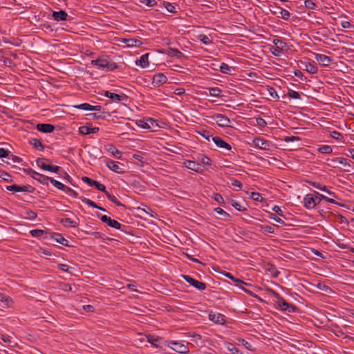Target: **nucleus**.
Listing matches in <instances>:
<instances>
[{"label": "nucleus", "mask_w": 354, "mask_h": 354, "mask_svg": "<svg viewBox=\"0 0 354 354\" xmlns=\"http://www.w3.org/2000/svg\"><path fill=\"white\" fill-rule=\"evenodd\" d=\"M100 219L103 223H106L111 227L118 230L121 228L122 225L119 222H118L115 220L111 219L109 216H107L106 215L102 216Z\"/></svg>", "instance_id": "13"}, {"label": "nucleus", "mask_w": 354, "mask_h": 354, "mask_svg": "<svg viewBox=\"0 0 354 354\" xmlns=\"http://www.w3.org/2000/svg\"><path fill=\"white\" fill-rule=\"evenodd\" d=\"M82 181L87 183L89 186H95V187L101 192H106V187L100 183L94 180L87 176H83L82 178Z\"/></svg>", "instance_id": "9"}, {"label": "nucleus", "mask_w": 354, "mask_h": 354, "mask_svg": "<svg viewBox=\"0 0 354 354\" xmlns=\"http://www.w3.org/2000/svg\"><path fill=\"white\" fill-rule=\"evenodd\" d=\"M232 205L237 210L239 211H243V210H245V208H243L242 205H240L239 203L234 201H232Z\"/></svg>", "instance_id": "63"}, {"label": "nucleus", "mask_w": 354, "mask_h": 354, "mask_svg": "<svg viewBox=\"0 0 354 354\" xmlns=\"http://www.w3.org/2000/svg\"><path fill=\"white\" fill-rule=\"evenodd\" d=\"M268 91L270 96H272L273 98H279V95H277V93L274 88L270 87L268 88Z\"/></svg>", "instance_id": "64"}, {"label": "nucleus", "mask_w": 354, "mask_h": 354, "mask_svg": "<svg viewBox=\"0 0 354 354\" xmlns=\"http://www.w3.org/2000/svg\"><path fill=\"white\" fill-rule=\"evenodd\" d=\"M91 64L109 71H114L118 68V65L115 62H111L108 59L102 58L92 60Z\"/></svg>", "instance_id": "2"}, {"label": "nucleus", "mask_w": 354, "mask_h": 354, "mask_svg": "<svg viewBox=\"0 0 354 354\" xmlns=\"http://www.w3.org/2000/svg\"><path fill=\"white\" fill-rule=\"evenodd\" d=\"M332 161L334 162H338L343 165H346V159L344 158H335L333 159Z\"/></svg>", "instance_id": "61"}, {"label": "nucleus", "mask_w": 354, "mask_h": 354, "mask_svg": "<svg viewBox=\"0 0 354 354\" xmlns=\"http://www.w3.org/2000/svg\"><path fill=\"white\" fill-rule=\"evenodd\" d=\"M318 151L320 153L328 154L332 153L333 149L329 145H322L318 148Z\"/></svg>", "instance_id": "40"}, {"label": "nucleus", "mask_w": 354, "mask_h": 354, "mask_svg": "<svg viewBox=\"0 0 354 354\" xmlns=\"http://www.w3.org/2000/svg\"><path fill=\"white\" fill-rule=\"evenodd\" d=\"M142 3L149 7H153L157 4L156 0H142Z\"/></svg>", "instance_id": "57"}, {"label": "nucleus", "mask_w": 354, "mask_h": 354, "mask_svg": "<svg viewBox=\"0 0 354 354\" xmlns=\"http://www.w3.org/2000/svg\"><path fill=\"white\" fill-rule=\"evenodd\" d=\"M151 119L149 118V120H147V121H143V120H138L137 122V124L142 127V129H150L151 128V126L149 125V124L148 123V121L149 122H151Z\"/></svg>", "instance_id": "48"}, {"label": "nucleus", "mask_w": 354, "mask_h": 354, "mask_svg": "<svg viewBox=\"0 0 354 354\" xmlns=\"http://www.w3.org/2000/svg\"><path fill=\"white\" fill-rule=\"evenodd\" d=\"M0 301L3 304V307H10L12 303L10 297L2 293H0Z\"/></svg>", "instance_id": "29"}, {"label": "nucleus", "mask_w": 354, "mask_h": 354, "mask_svg": "<svg viewBox=\"0 0 354 354\" xmlns=\"http://www.w3.org/2000/svg\"><path fill=\"white\" fill-rule=\"evenodd\" d=\"M122 42L129 47H140L142 44V42L140 40L132 38L123 39Z\"/></svg>", "instance_id": "21"}, {"label": "nucleus", "mask_w": 354, "mask_h": 354, "mask_svg": "<svg viewBox=\"0 0 354 354\" xmlns=\"http://www.w3.org/2000/svg\"><path fill=\"white\" fill-rule=\"evenodd\" d=\"M75 109L86 110V111H91L92 105L88 103H83L79 105L73 106Z\"/></svg>", "instance_id": "46"}, {"label": "nucleus", "mask_w": 354, "mask_h": 354, "mask_svg": "<svg viewBox=\"0 0 354 354\" xmlns=\"http://www.w3.org/2000/svg\"><path fill=\"white\" fill-rule=\"evenodd\" d=\"M106 166L113 171L118 174L124 173V168L122 164L117 162L113 160H109L106 162Z\"/></svg>", "instance_id": "10"}, {"label": "nucleus", "mask_w": 354, "mask_h": 354, "mask_svg": "<svg viewBox=\"0 0 354 354\" xmlns=\"http://www.w3.org/2000/svg\"><path fill=\"white\" fill-rule=\"evenodd\" d=\"M104 193L106 194V197H107V198H109L111 202H113L115 205H117V206H122V205H122V203H121L118 200V198H117L115 196H113V195H112V194H109L106 190V192H104Z\"/></svg>", "instance_id": "36"}, {"label": "nucleus", "mask_w": 354, "mask_h": 354, "mask_svg": "<svg viewBox=\"0 0 354 354\" xmlns=\"http://www.w3.org/2000/svg\"><path fill=\"white\" fill-rule=\"evenodd\" d=\"M209 94L214 97H220L221 95L222 91L218 87L209 88Z\"/></svg>", "instance_id": "39"}, {"label": "nucleus", "mask_w": 354, "mask_h": 354, "mask_svg": "<svg viewBox=\"0 0 354 354\" xmlns=\"http://www.w3.org/2000/svg\"><path fill=\"white\" fill-rule=\"evenodd\" d=\"M61 289L65 292H67V291H70V292H76V287L74 286V287H72L70 284L68 283H62L61 284Z\"/></svg>", "instance_id": "42"}, {"label": "nucleus", "mask_w": 354, "mask_h": 354, "mask_svg": "<svg viewBox=\"0 0 354 354\" xmlns=\"http://www.w3.org/2000/svg\"><path fill=\"white\" fill-rule=\"evenodd\" d=\"M80 198L82 202L85 203L90 207H92L93 208H100L99 205H97L95 203H94L93 201H91L88 198H86L84 197H80Z\"/></svg>", "instance_id": "44"}, {"label": "nucleus", "mask_w": 354, "mask_h": 354, "mask_svg": "<svg viewBox=\"0 0 354 354\" xmlns=\"http://www.w3.org/2000/svg\"><path fill=\"white\" fill-rule=\"evenodd\" d=\"M149 53L142 55L139 59L136 62V65L140 66L142 68H146L149 66Z\"/></svg>", "instance_id": "24"}, {"label": "nucleus", "mask_w": 354, "mask_h": 354, "mask_svg": "<svg viewBox=\"0 0 354 354\" xmlns=\"http://www.w3.org/2000/svg\"><path fill=\"white\" fill-rule=\"evenodd\" d=\"M26 171L28 175L43 185H48L49 179H50V177L41 174L32 169H28Z\"/></svg>", "instance_id": "4"}, {"label": "nucleus", "mask_w": 354, "mask_h": 354, "mask_svg": "<svg viewBox=\"0 0 354 354\" xmlns=\"http://www.w3.org/2000/svg\"><path fill=\"white\" fill-rule=\"evenodd\" d=\"M37 129L43 133H51L54 131L55 127L50 124H38Z\"/></svg>", "instance_id": "17"}, {"label": "nucleus", "mask_w": 354, "mask_h": 354, "mask_svg": "<svg viewBox=\"0 0 354 354\" xmlns=\"http://www.w3.org/2000/svg\"><path fill=\"white\" fill-rule=\"evenodd\" d=\"M50 237L53 239L56 242L64 245H68V241L66 239L62 234L59 233H53L50 234Z\"/></svg>", "instance_id": "20"}, {"label": "nucleus", "mask_w": 354, "mask_h": 354, "mask_svg": "<svg viewBox=\"0 0 354 354\" xmlns=\"http://www.w3.org/2000/svg\"><path fill=\"white\" fill-rule=\"evenodd\" d=\"M232 68L225 63H222L220 66V71L223 73L230 74Z\"/></svg>", "instance_id": "45"}, {"label": "nucleus", "mask_w": 354, "mask_h": 354, "mask_svg": "<svg viewBox=\"0 0 354 354\" xmlns=\"http://www.w3.org/2000/svg\"><path fill=\"white\" fill-rule=\"evenodd\" d=\"M314 58L322 66H328L333 62V60L330 57L323 54L314 53Z\"/></svg>", "instance_id": "7"}, {"label": "nucleus", "mask_w": 354, "mask_h": 354, "mask_svg": "<svg viewBox=\"0 0 354 354\" xmlns=\"http://www.w3.org/2000/svg\"><path fill=\"white\" fill-rule=\"evenodd\" d=\"M213 118L218 126L222 127H230L231 121L227 116L222 114H216Z\"/></svg>", "instance_id": "8"}, {"label": "nucleus", "mask_w": 354, "mask_h": 354, "mask_svg": "<svg viewBox=\"0 0 354 354\" xmlns=\"http://www.w3.org/2000/svg\"><path fill=\"white\" fill-rule=\"evenodd\" d=\"M53 17L55 21H66L67 19L68 14L64 10L54 11L53 12Z\"/></svg>", "instance_id": "19"}, {"label": "nucleus", "mask_w": 354, "mask_h": 354, "mask_svg": "<svg viewBox=\"0 0 354 354\" xmlns=\"http://www.w3.org/2000/svg\"><path fill=\"white\" fill-rule=\"evenodd\" d=\"M186 335L188 337H192V341L196 344L201 340V335L195 332H189Z\"/></svg>", "instance_id": "35"}, {"label": "nucleus", "mask_w": 354, "mask_h": 354, "mask_svg": "<svg viewBox=\"0 0 354 354\" xmlns=\"http://www.w3.org/2000/svg\"><path fill=\"white\" fill-rule=\"evenodd\" d=\"M272 42L274 44L275 47L280 49L281 50H283L287 46V44L286 42H284L283 40L278 39V38L274 39Z\"/></svg>", "instance_id": "32"}, {"label": "nucleus", "mask_w": 354, "mask_h": 354, "mask_svg": "<svg viewBox=\"0 0 354 354\" xmlns=\"http://www.w3.org/2000/svg\"><path fill=\"white\" fill-rule=\"evenodd\" d=\"M212 140L218 147L224 148L229 151L232 149L231 145L218 136L212 137Z\"/></svg>", "instance_id": "14"}, {"label": "nucleus", "mask_w": 354, "mask_h": 354, "mask_svg": "<svg viewBox=\"0 0 354 354\" xmlns=\"http://www.w3.org/2000/svg\"><path fill=\"white\" fill-rule=\"evenodd\" d=\"M168 55L169 56L176 57L178 58H180L181 57L183 56V54L180 50L176 48H169L168 51Z\"/></svg>", "instance_id": "37"}, {"label": "nucleus", "mask_w": 354, "mask_h": 354, "mask_svg": "<svg viewBox=\"0 0 354 354\" xmlns=\"http://www.w3.org/2000/svg\"><path fill=\"white\" fill-rule=\"evenodd\" d=\"M0 339L8 346H13L15 344L12 337L8 335L0 334Z\"/></svg>", "instance_id": "28"}, {"label": "nucleus", "mask_w": 354, "mask_h": 354, "mask_svg": "<svg viewBox=\"0 0 354 354\" xmlns=\"http://www.w3.org/2000/svg\"><path fill=\"white\" fill-rule=\"evenodd\" d=\"M263 232L266 233H274V228L270 225H263L261 227Z\"/></svg>", "instance_id": "60"}, {"label": "nucleus", "mask_w": 354, "mask_h": 354, "mask_svg": "<svg viewBox=\"0 0 354 354\" xmlns=\"http://www.w3.org/2000/svg\"><path fill=\"white\" fill-rule=\"evenodd\" d=\"M167 81V77L161 73H157L153 75L152 84L154 86H160L165 84Z\"/></svg>", "instance_id": "12"}, {"label": "nucleus", "mask_w": 354, "mask_h": 354, "mask_svg": "<svg viewBox=\"0 0 354 354\" xmlns=\"http://www.w3.org/2000/svg\"><path fill=\"white\" fill-rule=\"evenodd\" d=\"M306 8L308 9H314L316 4L312 0H306L304 2Z\"/></svg>", "instance_id": "58"}, {"label": "nucleus", "mask_w": 354, "mask_h": 354, "mask_svg": "<svg viewBox=\"0 0 354 354\" xmlns=\"http://www.w3.org/2000/svg\"><path fill=\"white\" fill-rule=\"evenodd\" d=\"M276 304L278 306V308L281 310L288 311L289 313H294L297 311V308L295 305L288 303L279 294H276Z\"/></svg>", "instance_id": "3"}, {"label": "nucleus", "mask_w": 354, "mask_h": 354, "mask_svg": "<svg viewBox=\"0 0 354 354\" xmlns=\"http://www.w3.org/2000/svg\"><path fill=\"white\" fill-rule=\"evenodd\" d=\"M316 194H308L306 195L304 198V206L307 209H313L317 204H319L322 199L326 201L328 203L335 204V201L333 198H328L322 194L315 192Z\"/></svg>", "instance_id": "1"}, {"label": "nucleus", "mask_w": 354, "mask_h": 354, "mask_svg": "<svg viewBox=\"0 0 354 354\" xmlns=\"http://www.w3.org/2000/svg\"><path fill=\"white\" fill-rule=\"evenodd\" d=\"M49 181L58 189L63 191L65 189L66 185L62 184L58 180H56L52 178L49 179Z\"/></svg>", "instance_id": "38"}, {"label": "nucleus", "mask_w": 354, "mask_h": 354, "mask_svg": "<svg viewBox=\"0 0 354 354\" xmlns=\"http://www.w3.org/2000/svg\"><path fill=\"white\" fill-rule=\"evenodd\" d=\"M253 144L256 147L263 150H268L270 147L269 141L261 138H255Z\"/></svg>", "instance_id": "11"}, {"label": "nucleus", "mask_w": 354, "mask_h": 354, "mask_svg": "<svg viewBox=\"0 0 354 354\" xmlns=\"http://www.w3.org/2000/svg\"><path fill=\"white\" fill-rule=\"evenodd\" d=\"M196 132L208 141L210 140V138L212 139V134L206 129H201L198 130Z\"/></svg>", "instance_id": "34"}, {"label": "nucleus", "mask_w": 354, "mask_h": 354, "mask_svg": "<svg viewBox=\"0 0 354 354\" xmlns=\"http://www.w3.org/2000/svg\"><path fill=\"white\" fill-rule=\"evenodd\" d=\"M199 160L203 165H210L212 164L211 159L204 155H202L201 158H199Z\"/></svg>", "instance_id": "51"}, {"label": "nucleus", "mask_w": 354, "mask_h": 354, "mask_svg": "<svg viewBox=\"0 0 354 354\" xmlns=\"http://www.w3.org/2000/svg\"><path fill=\"white\" fill-rule=\"evenodd\" d=\"M209 319L211 321L220 324H223L225 322L224 315L221 313H214L211 312L209 314Z\"/></svg>", "instance_id": "15"}, {"label": "nucleus", "mask_w": 354, "mask_h": 354, "mask_svg": "<svg viewBox=\"0 0 354 354\" xmlns=\"http://www.w3.org/2000/svg\"><path fill=\"white\" fill-rule=\"evenodd\" d=\"M80 198L82 202L85 203L90 207H92L93 208H100L99 205H97L95 203H94L93 201H91L88 198H86L84 197H80Z\"/></svg>", "instance_id": "43"}, {"label": "nucleus", "mask_w": 354, "mask_h": 354, "mask_svg": "<svg viewBox=\"0 0 354 354\" xmlns=\"http://www.w3.org/2000/svg\"><path fill=\"white\" fill-rule=\"evenodd\" d=\"M0 178H1L3 180L6 182L12 181V176L8 173L4 171H0Z\"/></svg>", "instance_id": "49"}, {"label": "nucleus", "mask_w": 354, "mask_h": 354, "mask_svg": "<svg viewBox=\"0 0 354 354\" xmlns=\"http://www.w3.org/2000/svg\"><path fill=\"white\" fill-rule=\"evenodd\" d=\"M30 145H32L36 149L39 151H43L45 148V146L43 143L37 138H31L29 140Z\"/></svg>", "instance_id": "27"}, {"label": "nucleus", "mask_w": 354, "mask_h": 354, "mask_svg": "<svg viewBox=\"0 0 354 354\" xmlns=\"http://www.w3.org/2000/svg\"><path fill=\"white\" fill-rule=\"evenodd\" d=\"M198 38L204 44L209 45L212 43L209 37L204 34L199 35Z\"/></svg>", "instance_id": "41"}, {"label": "nucleus", "mask_w": 354, "mask_h": 354, "mask_svg": "<svg viewBox=\"0 0 354 354\" xmlns=\"http://www.w3.org/2000/svg\"><path fill=\"white\" fill-rule=\"evenodd\" d=\"M30 234L34 237H40L44 234H47V233L45 232L44 230L37 229L31 230Z\"/></svg>", "instance_id": "50"}, {"label": "nucleus", "mask_w": 354, "mask_h": 354, "mask_svg": "<svg viewBox=\"0 0 354 354\" xmlns=\"http://www.w3.org/2000/svg\"><path fill=\"white\" fill-rule=\"evenodd\" d=\"M185 164L187 168L196 172H199L201 170V165L194 161L188 160Z\"/></svg>", "instance_id": "23"}, {"label": "nucleus", "mask_w": 354, "mask_h": 354, "mask_svg": "<svg viewBox=\"0 0 354 354\" xmlns=\"http://www.w3.org/2000/svg\"><path fill=\"white\" fill-rule=\"evenodd\" d=\"M330 136L331 138L335 140H341L343 138V136L339 132H337L336 131H332L330 133Z\"/></svg>", "instance_id": "55"}, {"label": "nucleus", "mask_w": 354, "mask_h": 354, "mask_svg": "<svg viewBox=\"0 0 354 354\" xmlns=\"http://www.w3.org/2000/svg\"><path fill=\"white\" fill-rule=\"evenodd\" d=\"M104 95L106 97H109L110 99H111L114 102L122 101L124 99V95H118V94H116V93H111V92H109L108 91H106L104 92Z\"/></svg>", "instance_id": "25"}, {"label": "nucleus", "mask_w": 354, "mask_h": 354, "mask_svg": "<svg viewBox=\"0 0 354 354\" xmlns=\"http://www.w3.org/2000/svg\"><path fill=\"white\" fill-rule=\"evenodd\" d=\"M288 95L294 99H300L301 97L300 94L297 91L293 90H291L288 92Z\"/></svg>", "instance_id": "59"}, {"label": "nucleus", "mask_w": 354, "mask_h": 354, "mask_svg": "<svg viewBox=\"0 0 354 354\" xmlns=\"http://www.w3.org/2000/svg\"><path fill=\"white\" fill-rule=\"evenodd\" d=\"M79 131L82 135H88L91 133H96L99 131V128L91 127L89 126H82L80 127Z\"/></svg>", "instance_id": "16"}, {"label": "nucleus", "mask_w": 354, "mask_h": 354, "mask_svg": "<svg viewBox=\"0 0 354 354\" xmlns=\"http://www.w3.org/2000/svg\"><path fill=\"white\" fill-rule=\"evenodd\" d=\"M63 192H65L66 194L71 196H73L74 198H77L78 196L77 193L75 190L67 186L65 187V189L63 190Z\"/></svg>", "instance_id": "52"}, {"label": "nucleus", "mask_w": 354, "mask_h": 354, "mask_svg": "<svg viewBox=\"0 0 354 354\" xmlns=\"http://www.w3.org/2000/svg\"><path fill=\"white\" fill-rule=\"evenodd\" d=\"M60 223L65 227H77L79 225L78 223L73 221L70 218H62L60 220Z\"/></svg>", "instance_id": "26"}, {"label": "nucleus", "mask_w": 354, "mask_h": 354, "mask_svg": "<svg viewBox=\"0 0 354 354\" xmlns=\"http://www.w3.org/2000/svg\"><path fill=\"white\" fill-rule=\"evenodd\" d=\"M147 339V341L150 342L151 344L157 346V343L159 342L158 337H153L151 335H148L146 337Z\"/></svg>", "instance_id": "54"}, {"label": "nucleus", "mask_w": 354, "mask_h": 354, "mask_svg": "<svg viewBox=\"0 0 354 354\" xmlns=\"http://www.w3.org/2000/svg\"><path fill=\"white\" fill-rule=\"evenodd\" d=\"M46 162H49V160L41 158H39L36 160V163L39 167L43 170L50 171L51 165L47 164Z\"/></svg>", "instance_id": "18"}, {"label": "nucleus", "mask_w": 354, "mask_h": 354, "mask_svg": "<svg viewBox=\"0 0 354 354\" xmlns=\"http://www.w3.org/2000/svg\"><path fill=\"white\" fill-rule=\"evenodd\" d=\"M164 6L168 12H169L171 13H175L176 12V6H174L173 3H169V2H165Z\"/></svg>", "instance_id": "47"}, {"label": "nucleus", "mask_w": 354, "mask_h": 354, "mask_svg": "<svg viewBox=\"0 0 354 354\" xmlns=\"http://www.w3.org/2000/svg\"><path fill=\"white\" fill-rule=\"evenodd\" d=\"M110 151H111L113 155L117 158H120L122 157V152L115 149L114 147H111Z\"/></svg>", "instance_id": "53"}, {"label": "nucleus", "mask_w": 354, "mask_h": 354, "mask_svg": "<svg viewBox=\"0 0 354 354\" xmlns=\"http://www.w3.org/2000/svg\"><path fill=\"white\" fill-rule=\"evenodd\" d=\"M305 70L310 74H315L317 73L318 68L310 62H305Z\"/></svg>", "instance_id": "31"}, {"label": "nucleus", "mask_w": 354, "mask_h": 354, "mask_svg": "<svg viewBox=\"0 0 354 354\" xmlns=\"http://www.w3.org/2000/svg\"><path fill=\"white\" fill-rule=\"evenodd\" d=\"M275 8L279 10V15L277 16L278 17H281L284 20H288L290 18V13L289 12V11L279 7Z\"/></svg>", "instance_id": "33"}, {"label": "nucleus", "mask_w": 354, "mask_h": 354, "mask_svg": "<svg viewBox=\"0 0 354 354\" xmlns=\"http://www.w3.org/2000/svg\"><path fill=\"white\" fill-rule=\"evenodd\" d=\"M233 281L235 283V285L236 286L241 288L244 290L245 292L249 294L251 296H254V294L250 290L241 287L242 285L244 284V285L248 286V285H249L248 283L243 281L241 279H237L235 277H234V280H233Z\"/></svg>", "instance_id": "30"}, {"label": "nucleus", "mask_w": 354, "mask_h": 354, "mask_svg": "<svg viewBox=\"0 0 354 354\" xmlns=\"http://www.w3.org/2000/svg\"><path fill=\"white\" fill-rule=\"evenodd\" d=\"M281 51L280 49L277 48V47H271L270 48V52L272 54L276 57H279L281 55Z\"/></svg>", "instance_id": "56"}, {"label": "nucleus", "mask_w": 354, "mask_h": 354, "mask_svg": "<svg viewBox=\"0 0 354 354\" xmlns=\"http://www.w3.org/2000/svg\"><path fill=\"white\" fill-rule=\"evenodd\" d=\"M182 277L187 283L198 290H204L207 288V285L205 283L194 279L189 275H183Z\"/></svg>", "instance_id": "6"}, {"label": "nucleus", "mask_w": 354, "mask_h": 354, "mask_svg": "<svg viewBox=\"0 0 354 354\" xmlns=\"http://www.w3.org/2000/svg\"><path fill=\"white\" fill-rule=\"evenodd\" d=\"M251 197L257 201H261L262 199L261 194L258 192H252Z\"/></svg>", "instance_id": "62"}, {"label": "nucleus", "mask_w": 354, "mask_h": 354, "mask_svg": "<svg viewBox=\"0 0 354 354\" xmlns=\"http://www.w3.org/2000/svg\"><path fill=\"white\" fill-rule=\"evenodd\" d=\"M6 189L10 192H28L29 187L28 186H19L17 185H12L6 186Z\"/></svg>", "instance_id": "22"}, {"label": "nucleus", "mask_w": 354, "mask_h": 354, "mask_svg": "<svg viewBox=\"0 0 354 354\" xmlns=\"http://www.w3.org/2000/svg\"><path fill=\"white\" fill-rule=\"evenodd\" d=\"M169 344L174 346V347L169 346V347L174 350V351L180 353V354H187L189 353V349L187 345L177 342V341H171L169 342Z\"/></svg>", "instance_id": "5"}]
</instances>
